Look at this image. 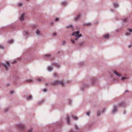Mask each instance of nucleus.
<instances>
[{"instance_id":"nucleus-1","label":"nucleus","mask_w":132,"mask_h":132,"mask_svg":"<svg viewBox=\"0 0 132 132\" xmlns=\"http://www.w3.org/2000/svg\"><path fill=\"white\" fill-rule=\"evenodd\" d=\"M79 33V31H77L73 32L72 34V36H75V40H77L79 38L81 37L82 36L81 34L78 35Z\"/></svg>"},{"instance_id":"nucleus-2","label":"nucleus","mask_w":132,"mask_h":132,"mask_svg":"<svg viewBox=\"0 0 132 132\" xmlns=\"http://www.w3.org/2000/svg\"><path fill=\"white\" fill-rule=\"evenodd\" d=\"M60 84L62 85V86H64V84L62 81H59L56 80L54 81L52 83L53 85H56Z\"/></svg>"},{"instance_id":"nucleus-3","label":"nucleus","mask_w":132,"mask_h":132,"mask_svg":"<svg viewBox=\"0 0 132 132\" xmlns=\"http://www.w3.org/2000/svg\"><path fill=\"white\" fill-rule=\"evenodd\" d=\"M6 63L7 64V65L5 64L3 65H4V67L5 68H6L5 69H6V70H8L7 68H8V67H9V66H10V64L9 62H6ZM3 65V64H2L0 63V67L2 65Z\"/></svg>"},{"instance_id":"nucleus-4","label":"nucleus","mask_w":132,"mask_h":132,"mask_svg":"<svg viewBox=\"0 0 132 132\" xmlns=\"http://www.w3.org/2000/svg\"><path fill=\"white\" fill-rule=\"evenodd\" d=\"M17 126L20 129H23L25 127L24 125L22 124H19Z\"/></svg>"},{"instance_id":"nucleus-5","label":"nucleus","mask_w":132,"mask_h":132,"mask_svg":"<svg viewBox=\"0 0 132 132\" xmlns=\"http://www.w3.org/2000/svg\"><path fill=\"white\" fill-rule=\"evenodd\" d=\"M25 15L24 13H22L21 15L20 18V21H22L24 20V17Z\"/></svg>"},{"instance_id":"nucleus-6","label":"nucleus","mask_w":132,"mask_h":132,"mask_svg":"<svg viewBox=\"0 0 132 132\" xmlns=\"http://www.w3.org/2000/svg\"><path fill=\"white\" fill-rule=\"evenodd\" d=\"M113 72L114 74H115L118 76H121V75L119 73H118L116 70H114Z\"/></svg>"},{"instance_id":"nucleus-7","label":"nucleus","mask_w":132,"mask_h":132,"mask_svg":"<svg viewBox=\"0 0 132 132\" xmlns=\"http://www.w3.org/2000/svg\"><path fill=\"white\" fill-rule=\"evenodd\" d=\"M80 17V14H79L77 16L75 17V21L78 20Z\"/></svg>"},{"instance_id":"nucleus-8","label":"nucleus","mask_w":132,"mask_h":132,"mask_svg":"<svg viewBox=\"0 0 132 132\" xmlns=\"http://www.w3.org/2000/svg\"><path fill=\"white\" fill-rule=\"evenodd\" d=\"M67 120V121L68 123V124H69L70 123V118H69V117L67 116V118H66Z\"/></svg>"},{"instance_id":"nucleus-9","label":"nucleus","mask_w":132,"mask_h":132,"mask_svg":"<svg viewBox=\"0 0 132 132\" xmlns=\"http://www.w3.org/2000/svg\"><path fill=\"white\" fill-rule=\"evenodd\" d=\"M117 111V107L116 106H114V109L112 111L113 113H114L116 112Z\"/></svg>"},{"instance_id":"nucleus-10","label":"nucleus","mask_w":132,"mask_h":132,"mask_svg":"<svg viewBox=\"0 0 132 132\" xmlns=\"http://www.w3.org/2000/svg\"><path fill=\"white\" fill-rule=\"evenodd\" d=\"M36 34L38 35H41L40 32L38 30H37L36 31Z\"/></svg>"},{"instance_id":"nucleus-11","label":"nucleus","mask_w":132,"mask_h":132,"mask_svg":"<svg viewBox=\"0 0 132 132\" xmlns=\"http://www.w3.org/2000/svg\"><path fill=\"white\" fill-rule=\"evenodd\" d=\"M109 36V35L108 34H107L104 35V37L105 38H107Z\"/></svg>"},{"instance_id":"nucleus-12","label":"nucleus","mask_w":132,"mask_h":132,"mask_svg":"<svg viewBox=\"0 0 132 132\" xmlns=\"http://www.w3.org/2000/svg\"><path fill=\"white\" fill-rule=\"evenodd\" d=\"M53 69L52 67H49L48 68V70L49 71H50Z\"/></svg>"},{"instance_id":"nucleus-13","label":"nucleus","mask_w":132,"mask_h":132,"mask_svg":"<svg viewBox=\"0 0 132 132\" xmlns=\"http://www.w3.org/2000/svg\"><path fill=\"white\" fill-rule=\"evenodd\" d=\"M119 105L121 106H124L125 105V104L123 102H122L120 103Z\"/></svg>"},{"instance_id":"nucleus-14","label":"nucleus","mask_w":132,"mask_h":132,"mask_svg":"<svg viewBox=\"0 0 132 132\" xmlns=\"http://www.w3.org/2000/svg\"><path fill=\"white\" fill-rule=\"evenodd\" d=\"M114 6L115 7H116L118 6V5L117 3H115L114 4Z\"/></svg>"},{"instance_id":"nucleus-15","label":"nucleus","mask_w":132,"mask_h":132,"mask_svg":"<svg viewBox=\"0 0 132 132\" xmlns=\"http://www.w3.org/2000/svg\"><path fill=\"white\" fill-rule=\"evenodd\" d=\"M26 81L28 82H32L33 81V80H31V79H29L27 80Z\"/></svg>"},{"instance_id":"nucleus-16","label":"nucleus","mask_w":132,"mask_h":132,"mask_svg":"<svg viewBox=\"0 0 132 132\" xmlns=\"http://www.w3.org/2000/svg\"><path fill=\"white\" fill-rule=\"evenodd\" d=\"M32 98V96H28L27 97V98L29 100L31 99Z\"/></svg>"},{"instance_id":"nucleus-17","label":"nucleus","mask_w":132,"mask_h":132,"mask_svg":"<svg viewBox=\"0 0 132 132\" xmlns=\"http://www.w3.org/2000/svg\"><path fill=\"white\" fill-rule=\"evenodd\" d=\"M37 80L39 82H40L42 81V79L40 78H38L37 79Z\"/></svg>"},{"instance_id":"nucleus-18","label":"nucleus","mask_w":132,"mask_h":132,"mask_svg":"<svg viewBox=\"0 0 132 132\" xmlns=\"http://www.w3.org/2000/svg\"><path fill=\"white\" fill-rule=\"evenodd\" d=\"M62 4L63 5H65L66 4H67V3L66 2H63L62 3Z\"/></svg>"},{"instance_id":"nucleus-19","label":"nucleus","mask_w":132,"mask_h":132,"mask_svg":"<svg viewBox=\"0 0 132 132\" xmlns=\"http://www.w3.org/2000/svg\"><path fill=\"white\" fill-rule=\"evenodd\" d=\"M72 117L74 118V119L75 120H76L78 118L77 117L75 116H72Z\"/></svg>"},{"instance_id":"nucleus-20","label":"nucleus","mask_w":132,"mask_h":132,"mask_svg":"<svg viewBox=\"0 0 132 132\" xmlns=\"http://www.w3.org/2000/svg\"><path fill=\"white\" fill-rule=\"evenodd\" d=\"M100 113H101V112L99 111H98V112H97V116H99L100 115Z\"/></svg>"},{"instance_id":"nucleus-21","label":"nucleus","mask_w":132,"mask_h":132,"mask_svg":"<svg viewBox=\"0 0 132 132\" xmlns=\"http://www.w3.org/2000/svg\"><path fill=\"white\" fill-rule=\"evenodd\" d=\"M71 42H72V43L73 44H74L75 43V41H74V40H73L72 39H71Z\"/></svg>"},{"instance_id":"nucleus-22","label":"nucleus","mask_w":132,"mask_h":132,"mask_svg":"<svg viewBox=\"0 0 132 132\" xmlns=\"http://www.w3.org/2000/svg\"><path fill=\"white\" fill-rule=\"evenodd\" d=\"M13 42V40H11L9 41V42L10 43H12Z\"/></svg>"},{"instance_id":"nucleus-23","label":"nucleus","mask_w":132,"mask_h":132,"mask_svg":"<svg viewBox=\"0 0 132 132\" xmlns=\"http://www.w3.org/2000/svg\"><path fill=\"white\" fill-rule=\"evenodd\" d=\"M22 5V3H19L18 4V5L19 6H21Z\"/></svg>"},{"instance_id":"nucleus-24","label":"nucleus","mask_w":132,"mask_h":132,"mask_svg":"<svg viewBox=\"0 0 132 132\" xmlns=\"http://www.w3.org/2000/svg\"><path fill=\"white\" fill-rule=\"evenodd\" d=\"M54 77H56L57 76V74L56 73H54Z\"/></svg>"},{"instance_id":"nucleus-25","label":"nucleus","mask_w":132,"mask_h":132,"mask_svg":"<svg viewBox=\"0 0 132 132\" xmlns=\"http://www.w3.org/2000/svg\"><path fill=\"white\" fill-rule=\"evenodd\" d=\"M128 30H129V31L130 32H132V29H128Z\"/></svg>"},{"instance_id":"nucleus-26","label":"nucleus","mask_w":132,"mask_h":132,"mask_svg":"<svg viewBox=\"0 0 132 132\" xmlns=\"http://www.w3.org/2000/svg\"><path fill=\"white\" fill-rule=\"evenodd\" d=\"M55 64L56 66L57 67H59V65L55 63Z\"/></svg>"},{"instance_id":"nucleus-27","label":"nucleus","mask_w":132,"mask_h":132,"mask_svg":"<svg viewBox=\"0 0 132 132\" xmlns=\"http://www.w3.org/2000/svg\"><path fill=\"white\" fill-rule=\"evenodd\" d=\"M75 128L77 130H78V127L76 125L75 126Z\"/></svg>"},{"instance_id":"nucleus-28","label":"nucleus","mask_w":132,"mask_h":132,"mask_svg":"<svg viewBox=\"0 0 132 132\" xmlns=\"http://www.w3.org/2000/svg\"><path fill=\"white\" fill-rule=\"evenodd\" d=\"M86 114L88 116L89 115V112H87L86 113Z\"/></svg>"},{"instance_id":"nucleus-29","label":"nucleus","mask_w":132,"mask_h":132,"mask_svg":"<svg viewBox=\"0 0 132 132\" xmlns=\"http://www.w3.org/2000/svg\"><path fill=\"white\" fill-rule=\"evenodd\" d=\"M126 78H125V77H122V78H121V80H123L124 79H126Z\"/></svg>"},{"instance_id":"nucleus-30","label":"nucleus","mask_w":132,"mask_h":132,"mask_svg":"<svg viewBox=\"0 0 132 132\" xmlns=\"http://www.w3.org/2000/svg\"><path fill=\"white\" fill-rule=\"evenodd\" d=\"M130 35V34L129 33H127L126 34V35L127 36H128Z\"/></svg>"},{"instance_id":"nucleus-31","label":"nucleus","mask_w":132,"mask_h":132,"mask_svg":"<svg viewBox=\"0 0 132 132\" xmlns=\"http://www.w3.org/2000/svg\"><path fill=\"white\" fill-rule=\"evenodd\" d=\"M0 48L2 49H3V47L2 46H1L0 45Z\"/></svg>"},{"instance_id":"nucleus-32","label":"nucleus","mask_w":132,"mask_h":132,"mask_svg":"<svg viewBox=\"0 0 132 132\" xmlns=\"http://www.w3.org/2000/svg\"><path fill=\"white\" fill-rule=\"evenodd\" d=\"M49 56H50V54H46L45 55V56L46 57H47Z\"/></svg>"},{"instance_id":"nucleus-33","label":"nucleus","mask_w":132,"mask_h":132,"mask_svg":"<svg viewBox=\"0 0 132 132\" xmlns=\"http://www.w3.org/2000/svg\"><path fill=\"white\" fill-rule=\"evenodd\" d=\"M59 20V19L58 18H56L55 19V20L56 21H57Z\"/></svg>"},{"instance_id":"nucleus-34","label":"nucleus","mask_w":132,"mask_h":132,"mask_svg":"<svg viewBox=\"0 0 132 132\" xmlns=\"http://www.w3.org/2000/svg\"><path fill=\"white\" fill-rule=\"evenodd\" d=\"M65 42L64 41H63L62 43V44L63 45H64V44H65Z\"/></svg>"},{"instance_id":"nucleus-35","label":"nucleus","mask_w":132,"mask_h":132,"mask_svg":"<svg viewBox=\"0 0 132 132\" xmlns=\"http://www.w3.org/2000/svg\"><path fill=\"white\" fill-rule=\"evenodd\" d=\"M43 91L44 92H45L46 91V89H45L43 90Z\"/></svg>"},{"instance_id":"nucleus-36","label":"nucleus","mask_w":132,"mask_h":132,"mask_svg":"<svg viewBox=\"0 0 132 132\" xmlns=\"http://www.w3.org/2000/svg\"><path fill=\"white\" fill-rule=\"evenodd\" d=\"M127 20V19L126 18H125L124 19V21H126Z\"/></svg>"},{"instance_id":"nucleus-37","label":"nucleus","mask_w":132,"mask_h":132,"mask_svg":"<svg viewBox=\"0 0 132 132\" xmlns=\"http://www.w3.org/2000/svg\"><path fill=\"white\" fill-rule=\"evenodd\" d=\"M56 33H54L53 34V35L54 36H56Z\"/></svg>"},{"instance_id":"nucleus-38","label":"nucleus","mask_w":132,"mask_h":132,"mask_svg":"<svg viewBox=\"0 0 132 132\" xmlns=\"http://www.w3.org/2000/svg\"><path fill=\"white\" fill-rule=\"evenodd\" d=\"M16 62V61H14L12 63H15Z\"/></svg>"},{"instance_id":"nucleus-39","label":"nucleus","mask_w":132,"mask_h":132,"mask_svg":"<svg viewBox=\"0 0 132 132\" xmlns=\"http://www.w3.org/2000/svg\"><path fill=\"white\" fill-rule=\"evenodd\" d=\"M11 94H13L14 93V92L13 91H12L11 92Z\"/></svg>"},{"instance_id":"nucleus-40","label":"nucleus","mask_w":132,"mask_h":132,"mask_svg":"<svg viewBox=\"0 0 132 132\" xmlns=\"http://www.w3.org/2000/svg\"><path fill=\"white\" fill-rule=\"evenodd\" d=\"M131 46H132L131 45L129 46V48H130V47H131Z\"/></svg>"},{"instance_id":"nucleus-41","label":"nucleus","mask_w":132,"mask_h":132,"mask_svg":"<svg viewBox=\"0 0 132 132\" xmlns=\"http://www.w3.org/2000/svg\"><path fill=\"white\" fill-rule=\"evenodd\" d=\"M90 23H88L87 24V25H90Z\"/></svg>"},{"instance_id":"nucleus-42","label":"nucleus","mask_w":132,"mask_h":132,"mask_svg":"<svg viewBox=\"0 0 132 132\" xmlns=\"http://www.w3.org/2000/svg\"><path fill=\"white\" fill-rule=\"evenodd\" d=\"M70 26H68L67 28H69Z\"/></svg>"},{"instance_id":"nucleus-43","label":"nucleus","mask_w":132,"mask_h":132,"mask_svg":"<svg viewBox=\"0 0 132 132\" xmlns=\"http://www.w3.org/2000/svg\"><path fill=\"white\" fill-rule=\"evenodd\" d=\"M7 111V110H5V112H6Z\"/></svg>"},{"instance_id":"nucleus-44","label":"nucleus","mask_w":132,"mask_h":132,"mask_svg":"<svg viewBox=\"0 0 132 132\" xmlns=\"http://www.w3.org/2000/svg\"><path fill=\"white\" fill-rule=\"evenodd\" d=\"M126 92H128V91H126Z\"/></svg>"},{"instance_id":"nucleus-45","label":"nucleus","mask_w":132,"mask_h":132,"mask_svg":"<svg viewBox=\"0 0 132 132\" xmlns=\"http://www.w3.org/2000/svg\"><path fill=\"white\" fill-rule=\"evenodd\" d=\"M27 1H29V0H27Z\"/></svg>"}]
</instances>
